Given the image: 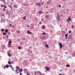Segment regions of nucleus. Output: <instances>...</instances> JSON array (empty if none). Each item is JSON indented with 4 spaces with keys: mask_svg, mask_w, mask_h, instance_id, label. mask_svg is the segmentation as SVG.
<instances>
[{
    "mask_svg": "<svg viewBox=\"0 0 75 75\" xmlns=\"http://www.w3.org/2000/svg\"><path fill=\"white\" fill-rule=\"evenodd\" d=\"M46 70H47V71H49L50 69V68L46 67Z\"/></svg>",
    "mask_w": 75,
    "mask_h": 75,
    "instance_id": "13",
    "label": "nucleus"
},
{
    "mask_svg": "<svg viewBox=\"0 0 75 75\" xmlns=\"http://www.w3.org/2000/svg\"><path fill=\"white\" fill-rule=\"evenodd\" d=\"M60 18H58V19H57V21H59V20Z\"/></svg>",
    "mask_w": 75,
    "mask_h": 75,
    "instance_id": "53",
    "label": "nucleus"
},
{
    "mask_svg": "<svg viewBox=\"0 0 75 75\" xmlns=\"http://www.w3.org/2000/svg\"><path fill=\"white\" fill-rule=\"evenodd\" d=\"M67 21L69 23V21H71V19L70 18V17H69L68 19H67Z\"/></svg>",
    "mask_w": 75,
    "mask_h": 75,
    "instance_id": "8",
    "label": "nucleus"
},
{
    "mask_svg": "<svg viewBox=\"0 0 75 75\" xmlns=\"http://www.w3.org/2000/svg\"><path fill=\"white\" fill-rule=\"evenodd\" d=\"M40 37H41L40 39H41V40H46V39L45 38V37L44 36L42 37L41 36H40Z\"/></svg>",
    "mask_w": 75,
    "mask_h": 75,
    "instance_id": "6",
    "label": "nucleus"
},
{
    "mask_svg": "<svg viewBox=\"0 0 75 75\" xmlns=\"http://www.w3.org/2000/svg\"><path fill=\"white\" fill-rule=\"evenodd\" d=\"M43 12L42 11H40L39 12H38V14H41V13H42Z\"/></svg>",
    "mask_w": 75,
    "mask_h": 75,
    "instance_id": "19",
    "label": "nucleus"
},
{
    "mask_svg": "<svg viewBox=\"0 0 75 75\" xmlns=\"http://www.w3.org/2000/svg\"><path fill=\"white\" fill-rule=\"evenodd\" d=\"M68 35V34L67 33L65 35V37H67V36Z\"/></svg>",
    "mask_w": 75,
    "mask_h": 75,
    "instance_id": "29",
    "label": "nucleus"
},
{
    "mask_svg": "<svg viewBox=\"0 0 75 75\" xmlns=\"http://www.w3.org/2000/svg\"><path fill=\"white\" fill-rule=\"evenodd\" d=\"M1 16L2 17H4V16L5 15V14L4 13H1Z\"/></svg>",
    "mask_w": 75,
    "mask_h": 75,
    "instance_id": "14",
    "label": "nucleus"
},
{
    "mask_svg": "<svg viewBox=\"0 0 75 75\" xmlns=\"http://www.w3.org/2000/svg\"><path fill=\"white\" fill-rule=\"evenodd\" d=\"M67 67H70V65H69V64L66 65Z\"/></svg>",
    "mask_w": 75,
    "mask_h": 75,
    "instance_id": "27",
    "label": "nucleus"
},
{
    "mask_svg": "<svg viewBox=\"0 0 75 75\" xmlns=\"http://www.w3.org/2000/svg\"><path fill=\"white\" fill-rule=\"evenodd\" d=\"M2 33L3 34V35H6V33Z\"/></svg>",
    "mask_w": 75,
    "mask_h": 75,
    "instance_id": "33",
    "label": "nucleus"
},
{
    "mask_svg": "<svg viewBox=\"0 0 75 75\" xmlns=\"http://www.w3.org/2000/svg\"><path fill=\"white\" fill-rule=\"evenodd\" d=\"M5 66L6 68H8L9 67V65H8V64L6 65Z\"/></svg>",
    "mask_w": 75,
    "mask_h": 75,
    "instance_id": "21",
    "label": "nucleus"
},
{
    "mask_svg": "<svg viewBox=\"0 0 75 75\" xmlns=\"http://www.w3.org/2000/svg\"><path fill=\"white\" fill-rule=\"evenodd\" d=\"M31 25L32 27H34V23H32L31 24Z\"/></svg>",
    "mask_w": 75,
    "mask_h": 75,
    "instance_id": "26",
    "label": "nucleus"
},
{
    "mask_svg": "<svg viewBox=\"0 0 75 75\" xmlns=\"http://www.w3.org/2000/svg\"><path fill=\"white\" fill-rule=\"evenodd\" d=\"M20 74L19 75H22V73H21V72H20Z\"/></svg>",
    "mask_w": 75,
    "mask_h": 75,
    "instance_id": "47",
    "label": "nucleus"
},
{
    "mask_svg": "<svg viewBox=\"0 0 75 75\" xmlns=\"http://www.w3.org/2000/svg\"><path fill=\"white\" fill-rule=\"evenodd\" d=\"M18 41H20V40L19 39H18Z\"/></svg>",
    "mask_w": 75,
    "mask_h": 75,
    "instance_id": "63",
    "label": "nucleus"
},
{
    "mask_svg": "<svg viewBox=\"0 0 75 75\" xmlns=\"http://www.w3.org/2000/svg\"><path fill=\"white\" fill-rule=\"evenodd\" d=\"M22 40H23V41H25V38H22Z\"/></svg>",
    "mask_w": 75,
    "mask_h": 75,
    "instance_id": "30",
    "label": "nucleus"
},
{
    "mask_svg": "<svg viewBox=\"0 0 75 75\" xmlns=\"http://www.w3.org/2000/svg\"><path fill=\"white\" fill-rule=\"evenodd\" d=\"M71 32H72V31H71V30H69V34H71Z\"/></svg>",
    "mask_w": 75,
    "mask_h": 75,
    "instance_id": "36",
    "label": "nucleus"
},
{
    "mask_svg": "<svg viewBox=\"0 0 75 75\" xmlns=\"http://www.w3.org/2000/svg\"><path fill=\"white\" fill-rule=\"evenodd\" d=\"M8 7H9V8H10L11 10H12V9H13V6L11 5H8Z\"/></svg>",
    "mask_w": 75,
    "mask_h": 75,
    "instance_id": "7",
    "label": "nucleus"
},
{
    "mask_svg": "<svg viewBox=\"0 0 75 75\" xmlns=\"http://www.w3.org/2000/svg\"><path fill=\"white\" fill-rule=\"evenodd\" d=\"M51 1V0H49V1H48L47 2V4H50V2H51V1Z\"/></svg>",
    "mask_w": 75,
    "mask_h": 75,
    "instance_id": "20",
    "label": "nucleus"
},
{
    "mask_svg": "<svg viewBox=\"0 0 75 75\" xmlns=\"http://www.w3.org/2000/svg\"><path fill=\"white\" fill-rule=\"evenodd\" d=\"M27 33L28 34H32V32H30L29 30H28L27 31Z\"/></svg>",
    "mask_w": 75,
    "mask_h": 75,
    "instance_id": "9",
    "label": "nucleus"
},
{
    "mask_svg": "<svg viewBox=\"0 0 75 75\" xmlns=\"http://www.w3.org/2000/svg\"><path fill=\"white\" fill-rule=\"evenodd\" d=\"M9 25H10V26H11V27H12V25H11V24H10Z\"/></svg>",
    "mask_w": 75,
    "mask_h": 75,
    "instance_id": "52",
    "label": "nucleus"
},
{
    "mask_svg": "<svg viewBox=\"0 0 75 75\" xmlns=\"http://www.w3.org/2000/svg\"><path fill=\"white\" fill-rule=\"evenodd\" d=\"M49 57L50 59H51V58H52V57H51L50 56H49Z\"/></svg>",
    "mask_w": 75,
    "mask_h": 75,
    "instance_id": "39",
    "label": "nucleus"
},
{
    "mask_svg": "<svg viewBox=\"0 0 75 75\" xmlns=\"http://www.w3.org/2000/svg\"><path fill=\"white\" fill-rule=\"evenodd\" d=\"M16 69L18 70H20V67L18 66H16Z\"/></svg>",
    "mask_w": 75,
    "mask_h": 75,
    "instance_id": "12",
    "label": "nucleus"
},
{
    "mask_svg": "<svg viewBox=\"0 0 75 75\" xmlns=\"http://www.w3.org/2000/svg\"><path fill=\"white\" fill-rule=\"evenodd\" d=\"M14 61H12L11 62V64H14Z\"/></svg>",
    "mask_w": 75,
    "mask_h": 75,
    "instance_id": "40",
    "label": "nucleus"
},
{
    "mask_svg": "<svg viewBox=\"0 0 75 75\" xmlns=\"http://www.w3.org/2000/svg\"><path fill=\"white\" fill-rule=\"evenodd\" d=\"M6 14H8L9 13V11H8L6 10Z\"/></svg>",
    "mask_w": 75,
    "mask_h": 75,
    "instance_id": "17",
    "label": "nucleus"
},
{
    "mask_svg": "<svg viewBox=\"0 0 75 75\" xmlns=\"http://www.w3.org/2000/svg\"><path fill=\"white\" fill-rule=\"evenodd\" d=\"M27 75H29V74L28 73L27 74Z\"/></svg>",
    "mask_w": 75,
    "mask_h": 75,
    "instance_id": "64",
    "label": "nucleus"
},
{
    "mask_svg": "<svg viewBox=\"0 0 75 75\" xmlns=\"http://www.w3.org/2000/svg\"><path fill=\"white\" fill-rule=\"evenodd\" d=\"M9 45H11V43H9Z\"/></svg>",
    "mask_w": 75,
    "mask_h": 75,
    "instance_id": "61",
    "label": "nucleus"
},
{
    "mask_svg": "<svg viewBox=\"0 0 75 75\" xmlns=\"http://www.w3.org/2000/svg\"><path fill=\"white\" fill-rule=\"evenodd\" d=\"M1 7H3V5H1Z\"/></svg>",
    "mask_w": 75,
    "mask_h": 75,
    "instance_id": "62",
    "label": "nucleus"
},
{
    "mask_svg": "<svg viewBox=\"0 0 75 75\" xmlns=\"http://www.w3.org/2000/svg\"><path fill=\"white\" fill-rule=\"evenodd\" d=\"M34 74H35V75H37V73H36L35 72H34Z\"/></svg>",
    "mask_w": 75,
    "mask_h": 75,
    "instance_id": "60",
    "label": "nucleus"
},
{
    "mask_svg": "<svg viewBox=\"0 0 75 75\" xmlns=\"http://www.w3.org/2000/svg\"><path fill=\"white\" fill-rule=\"evenodd\" d=\"M3 1V3H5V0H3V1Z\"/></svg>",
    "mask_w": 75,
    "mask_h": 75,
    "instance_id": "48",
    "label": "nucleus"
},
{
    "mask_svg": "<svg viewBox=\"0 0 75 75\" xmlns=\"http://www.w3.org/2000/svg\"><path fill=\"white\" fill-rule=\"evenodd\" d=\"M42 34L43 35H44L45 34V32H43Z\"/></svg>",
    "mask_w": 75,
    "mask_h": 75,
    "instance_id": "50",
    "label": "nucleus"
},
{
    "mask_svg": "<svg viewBox=\"0 0 75 75\" xmlns=\"http://www.w3.org/2000/svg\"><path fill=\"white\" fill-rule=\"evenodd\" d=\"M12 70L13 71H14V68H12Z\"/></svg>",
    "mask_w": 75,
    "mask_h": 75,
    "instance_id": "34",
    "label": "nucleus"
},
{
    "mask_svg": "<svg viewBox=\"0 0 75 75\" xmlns=\"http://www.w3.org/2000/svg\"><path fill=\"white\" fill-rule=\"evenodd\" d=\"M8 63L9 64H11V63L10 61H9L8 62Z\"/></svg>",
    "mask_w": 75,
    "mask_h": 75,
    "instance_id": "41",
    "label": "nucleus"
},
{
    "mask_svg": "<svg viewBox=\"0 0 75 75\" xmlns=\"http://www.w3.org/2000/svg\"><path fill=\"white\" fill-rule=\"evenodd\" d=\"M20 44L21 45H22V44H23V43H20Z\"/></svg>",
    "mask_w": 75,
    "mask_h": 75,
    "instance_id": "55",
    "label": "nucleus"
},
{
    "mask_svg": "<svg viewBox=\"0 0 75 75\" xmlns=\"http://www.w3.org/2000/svg\"><path fill=\"white\" fill-rule=\"evenodd\" d=\"M40 6L41 5V3H38L37 4H36V6Z\"/></svg>",
    "mask_w": 75,
    "mask_h": 75,
    "instance_id": "22",
    "label": "nucleus"
},
{
    "mask_svg": "<svg viewBox=\"0 0 75 75\" xmlns=\"http://www.w3.org/2000/svg\"><path fill=\"white\" fill-rule=\"evenodd\" d=\"M41 23H42V22H41L39 24H41Z\"/></svg>",
    "mask_w": 75,
    "mask_h": 75,
    "instance_id": "51",
    "label": "nucleus"
},
{
    "mask_svg": "<svg viewBox=\"0 0 75 75\" xmlns=\"http://www.w3.org/2000/svg\"><path fill=\"white\" fill-rule=\"evenodd\" d=\"M59 75H65V74H59Z\"/></svg>",
    "mask_w": 75,
    "mask_h": 75,
    "instance_id": "54",
    "label": "nucleus"
},
{
    "mask_svg": "<svg viewBox=\"0 0 75 75\" xmlns=\"http://www.w3.org/2000/svg\"><path fill=\"white\" fill-rule=\"evenodd\" d=\"M28 52L29 53H32V51L29 49H28L27 50Z\"/></svg>",
    "mask_w": 75,
    "mask_h": 75,
    "instance_id": "5",
    "label": "nucleus"
},
{
    "mask_svg": "<svg viewBox=\"0 0 75 75\" xmlns=\"http://www.w3.org/2000/svg\"><path fill=\"white\" fill-rule=\"evenodd\" d=\"M1 30L2 31H4V29H2Z\"/></svg>",
    "mask_w": 75,
    "mask_h": 75,
    "instance_id": "42",
    "label": "nucleus"
},
{
    "mask_svg": "<svg viewBox=\"0 0 75 75\" xmlns=\"http://www.w3.org/2000/svg\"><path fill=\"white\" fill-rule=\"evenodd\" d=\"M20 71H19V72H23V69H20L19 70Z\"/></svg>",
    "mask_w": 75,
    "mask_h": 75,
    "instance_id": "16",
    "label": "nucleus"
},
{
    "mask_svg": "<svg viewBox=\"0 0 75 75\" xmlns=\"http://www.w3.org/2000/svg\"><path fill=\"white\" fill-rule=\"evenodd\" d=\"M27 61H24L23 62V65L24 66H26L27 65Z\"/></svg>",
    "mask_w": 75,
    "mask_h": 75,
    "instance_id": "2",
    "label": "nucleus"
},
{
    "mask_svg": "<svg viewBox=\"0 0 75 75\" xmlns=\"http://www.w3.org/2000/svg\"><path fill=\"white\" fill-rule=\"evenodd\" d=\"M45 28V26L44 25H43L42 27V30H44Z\"/></svg>",
    "mask_w": 75,
    "mask_h": 75,
    "instance_id": "15",
    "label": "nucleus"
},
{
    "mask_svg": "<svg viewBox=\"0 0 75 75\" xmlns=\"http://www.w3.org/2000/svg\"><path fill=\"white\" fill-rule=\"evenodd\" d=\"M6 37H7V39H8V36H6Z\"/></svg>",
    "mask_w": 75,
    "mask_h": 75,
    "instance_id": "44",
    "label": "nucleus"
},
{
    "mask_svg": "<svg viewBox=\"0 0 75 75\" xmlns=\"http://www.w3.org/2000/svg\"><path fill=\"white\" fill-rule=\"evenodd\" d=\"M10 67V68H13V66H12V65H11L9 66Z\"/></svg>",
    "mask_w": 75,
    "mask_h": 75,
    "instance_id": "38",
    "label": "nucleus"
},
{
    "mask_svg": "<svg viewBox=\"0 0 75 75\" xmlns=\"http://www.w3.org/2000/svg\"><path fill=\"white\" fill-rule=\"evenodd\" d=\"M5 8H4V9H3V11H5Z\"/></svg>",
    "mask_w": 75,
    "mask_h": 75,
    "instance_id": "49",
    "label": "nucleus"
},
{
    "mask_svg": "<svg viewBox=\"0 0 75 75\" xmlns=\"http://www.w3.org/2000/svg\"><path fill=\"white\" fill-rule=\"evenodd\" d=\"M59 45L60 46V48H61L63 47V46H62V43L61 42L59 43Z\"/></svg>",
    "mask_w": 75,
    "mask_h": 75,
    "instance_id": "4",
    "label": "nucleus"
},
{
    "mask_svg": "<svg viewBox=\"0 0 75 75\" xmlns=\"http://www.w3.org/2000/svg\"><path fill=\"white\" fill-rule=\"evenodd\" d=\"M44 2H43L42 3V4H44Z\"/></svg>",
    "mask_w": 75,
    "mask_h": 75,
    "instance_id": "56",
    "label": "nucleus"
},
{
    "mask_svg": "<svg viewBox=\"0 0 75 75\" xmlns=\"http://www.w3.org/2000/svg\"><path fill=\"white\" fill-rule=\"evenodd\" d=\"M58 7H61V6L60 5H58Z\"/></svg>",
    "mask_w": 75,
    "mask_h": 75,
    "instance_id": "45",
    "label": "nucleus"
},
{
    "mask_svg": "<svg viewBox=\"0 0 75 75\" xmlns=\"http://www.w3.org/2000/svg\"><path fill=\"white\" fill-rule=\"evenodd\" d=\"M13 7L15 8H17V7H16V5H13Z\"/></svg>",
    "mask_w": 75,
    "mask_h": 75,
    "instance_id": "32",
    "label": "nucleus"
},
{
    "mask_svg": "<svg viewBox=\"0 0 75 75\" xmlns=\"http://www.w3.org/2000/svg\"><path fill=\"white\" fill-rule=\"evenodd\" d=\"M8 34H11V33H10L9 32H8Z\"/></svg>",
    "mask_w": 75,
    "mask_h": 75,
    "instance_id": "58",
    "label": "nucleus"
},
{
    "mask_svg": "<svg viewBox=\"0 0 75 75\" xmlns=\"http://www.w3.org/2000/svg\"><path fill=\"white\" fill-rule=\"evenodd\" d=\"M10 51H9L8 52V57H11V54H10Z\"/></svg>",
    "mask_w": 75,
    "mask_h": 75,
    "instance_id": "10",
    "label": "nucleus"
},
{
    "mask_svg": "<svg viewBox=\"0 0 75 75\" xmlns=\"http://www.w3.org/2000/svg\"><path fill=\"white\" fill-rule=\"evenodd\" d=\"M47 36H48V35H49V34H47Z\"/></svg>",
    "mask_w": 75,
    "mask_h": 75,
    "instance_id": "59",
    "label": "nucleus"
},
{
    "mask_svg": "<svg viewBox=\"0 0 75 75\" xmlns=\"http://www.w3.org/2000/svg\"><path fill=\"white\" fill-rule=\"evenodd\" d=\"M11 42H12V41L11 40H10L8 42L9 44H11Z\"/></svg>",
    "mask_w": 75,
    "mask_h": 75,
    "instance_id": "28",
    "label": "nucleus"
},
{
    "mask_svg": "<svg viewBox=\"0 0 75 75\" xmlns=\"http://www.w3.org/2000/svg\"><path fill=\"white\" fill-rule=\"evenodd\" d=\"M20 12L21 14H23L24 13V10L21 9L20 10Z\"/></svg>",
    "mask_w": 75,
    "mask_h": 75,
    "instance_id": "11",
    "label": "nucleus"
},
{
    "mask_svg": "<svg viewBox=\"0 0 75 75\" xmlns=\"http://www.w3.org/2000/svg\"><path fill=\"white\" fill-rule=\"evenodd\" d=\"M23 20H25V16H23Z\"/></svg>",
    "mask_w": 75,
    "mask_h": 75,
    "instance_id": "35",
    "label": "nucleus"
},
{
    "mask_svg": "<svg viewBox=\"0 0 75 75\" xmlns=\"http://www.w3.org/2000/svg\"><path fill=\"white\" fill-rule=\"evenodd\" d=\"M72 56H73V57H75V53H73V54H72Z\"/></svg>",
    "mask_w": 75,
    "mask_h": 75,
    "instance_id": "24",
    "label": "nucleus"
},
{
    "mask_svg": "<svg viewBox=\"0 0 75 75\" xmlns=\"http://www.w3.org/2000/svg\"><path fill=\"white\" fill-rule=\"evenodd\" d=\"M18 71V70L16 69V70H15V72H17Z\"/></svg>",
    "mask_w": 75,
    "mask_h": 75,
    "instance_id": "57",
    "label": "nucleus"
},
{
    "mask_svg": "<svg viewBox=\"0 0 75 75\" xmlns=\"http://www.w3.org/2000/svg\"><path fill=\"white\" fill-rule=\"evenodd\" d=\"M69 40H72V35H69Z\"/></svg>",
    "mask_w": 75,
    "mask_h": 75,
    "instance_id": "1",
    "label": "nucleus"
},
{
    "mask_svg": "<svg viewBox=\"0 0 75 75\" xmlns=\"http://www.w3.org/2000/svg\"><path fill=\"white\" fill-rule=\"evenodd\" d=\"M45 46H46V48H48L49 47V46H48V45L46 44L45 45Z\"/></svg>",
    "mask_w": 75,
    "mask_h": 75,
    "instance_id": "23",
    "label": "nucleus"
},
{
    "mask_svg": "<svg viewBox=\"0 0 75 75\" xmlns=\"http://www.w3.org/2000/svg\"><path fill=\"white\" fill-rule=\"evenodd\" d=\"M2 48L3 49H4V48H5V46L4 45H3L2 46Z\"/></svg>",
    "mask_w": 75,
    "mask_h": 75,
    "instance_id": "25",
    "label": "nucleus"
},
{
    "mask_svg": "<svg viewBox=\"0 0 75 75\" xmlns=\"http://www.w3.org/2000/svg\"><path fill=\"white\" fill-rule=\"evenodd\" d=\"M46 19H47V20H48L50 18V15H46L45 16Z\"/></svg>",
    "mask_w": 75,
    "mask_h": 75,
    "instance_id": "3",
    "label": "nucleus"
},
{
    "mask_svg": "<svg viewBox=\"0 0 75 75\" xmlns=\"http://www.w3.org/2000/svg\"><path fill=\"white\" fill-rule=\"evenodd\" d=\"M18 50H20V49H21V47L19 46V47H18Z\"/></svg>",
    "mask_w": 75,
    "mask_h": 75,
    "instance_id": "37",
    "label": "nucleus"
},
{
    "mask_svg": "<svg viewBox=\"0 0 75 75\" xmlns=\"http://www.w3.org/2000/svg\"><path fill=\"white\" fill-rule=\"evenodd\" d=\"M71 28H74V26L73 25H72Z\"/></svg>",
    "mask_w": 75,
    "mask_h": 75,
    "instance_id": "43",
    "label": "nucleus"
},
{
    "mask_svg": "<svg viewBox=\"0 0 75 75\" xmlns=\"http://www.w3.org/2000/svg\"><path fill=\"white\" fill-rule=\"evenodd\" d=\"M5 33H8V30L7 29H6L5 30Z\"/></svg>",
    "mask_w": 75,
    "mask_h": 75,
    "instance_id": "31",
    "label": "nucleus"
},
{
    "mask_svg": "<svg viewBox=\"0 0 75 75\" xmlns=\"http://www.w3.org/2000/svg\"><path fill=\"white\" fill-rule=\"evenodd\" d=\"M28 71V70L27 69H24V72H25L26 71L27 72Z\"/></svg>",
    "mask_w": 75,
    "mask_h": 75,
    "instance_id": "18",
    "label": "nucleus"
},
{
    "mask_svg": "<svg viewBox=\"0 0 75 75\" xmlns=\"http://www.w3.org/2000/svg\"><path fill=\"white\" fill-rule=\"evenodd\" d=\"M1 22H2V21L3 20V18L2 17H1Z\"/></svg>",
    "mask_w": 75,
    "mask_h": 75,
    "instance_id": "46",
    "label": "nucleus"
}]
</instances>
